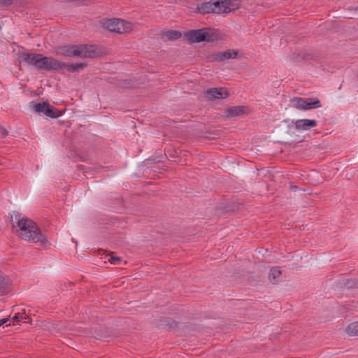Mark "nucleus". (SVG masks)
<instances>
[{"label":"nucleus","instance_id":"393cba45","mask_svg":"<svg viewBox=\"0 0 358 358\" xmlns=\"http://www.w3.org/2000/svg\"><path fill=\"white\" fill-rule=\"evenodd\" d=\"M0 134H1L2 137H5L8 135V131L5 128H0Z\"/></svg>","mask_w":358,"mask_h":358},{"label":"nucleus","instance_id":"a878e982","mask_svg":"<svg viewBox=\"0 0 358 358\" xmlns=\"http://www.w3.org/2000/svg\"><path fill=\"white\" fill-rule=\"evenodd\" d=\"M8 320V319H7V318H3L2 320H0V327L1 325L4 324Z\"/></svg>","mask_w":358,"mask_h":358},{"label":"nucleus","instance_id":"dca6fc26","mask_svg":"<svg viewBox=\"0 0 358 358\" xmlns=\"http://www.w3.org/2000/svg\"><path fill=\"white\" fill-rule=\"evenodd\" d=\"M44 115L51 118H57L62 115V112L48 103Z\"/></svg>","mask_w":358,"mask_h":358},{"label":"nucleus","instance_id":"f8f14e48","mask_svg":"<svg viewBox=\"0 0 358 358\" xmlns=\"http://www.w3.org/2000/svg\"><path fill=\"white\" fill-rule=\"evenodd\" d=\"M317 124V122L315 120L301 119L294 122V126L297 130H308L316 127Z\"/></svg>","mask_w":358,"mask_h":358},{"label":"nucleus","instance_id":"423d86ee","mask_svg":"<svg viewBox=\"0 0 358 358\" xmlns=\"http://www.w3.org/2000/svg\"><path fill=\"white\" fill-rule=\"evenodd\" d=\"M292 107L299 110H307L313 108H319L321 106L319 100L312 101L310 99L301 97H294L290 100Z\"/></svg>","mask_w":358,"mask_h":358},{"label":"nucleus","instance_id":"cd10ccee","mask_svg":"<svg viewBox=\"0 0 358 358\" xmlns=\"http://www.w3.org/2000/svg\"><path fill=\"white\" fill-rule=\"evenodd\" d=\"M291 187H292V189H293L294 190L297 189V187L294 186V185H291Z\"/></svg>","mask_w":358,"mask_h":358},{"label":"nucleus","instance_id":"9d476101","mask_svg":"<svg viewBox=\"0 0 358 358\" xmlns=\"http://www.w3.org/2000/svg\"><path fill=\"white\" fill-rule=\"evenodd\" d=\"M12 289V282L1 271H0V295L8 294Z\"/></svg>","mask_w":358,"mask_h":358},{"label":"nucleus","instance_id":"f03ea898","mask_svg":"<svg viewBox=\"0 0 358 358\" xmlns=\"http://www.w3.org/2000/svg\"><path fill=\"white\" fill-rule=\"evenodd\" d=\"M235 1L233 0H218L215 2H204L198 7V10L203 15L229 13L238 8V6L234 3Z\"/></svg>","mask_w":358,"mask_h":358},{"label":"nucleus","instance_id":"6ab92c4d","mask_svg":"<svg viewBox=\"0 0 358 358\" xmlns=\"http://www.w3.org/2000/svg\"><path fill=\"white\" fill-rule=\"evenodd\" d=\"M222 60L228 59H235L238 56V52L235 50H227L224 52H221Z\"/></svg>","mask_w":358,"mask_h":358},{"label":"nucleus","instance_id":"4be33fe9","mask_svg":"<svg viewBox=\"0 0 358 358\" xmlns=\"http://www.w3.org/2000/svg\"><path fill=\"white\" fill-rule=\"evenodd\" d=\"M13 2V0H0V6L1 7H7L11 5Z\"/></svg>","mask_w":358,"mask_h":358},{"label":"nucleus","instance_id":"ddd939ff","mask_svg":"<svg viewBox=\"0 0 358 358\" xmlns=\"http://www.w3.org/2000/svg\"><path fill=\"white\" fill-rule=\"evenodd\" d=\"M248 112V108L245 106H233L225 111L227 117H234L246 114Z\"/></svg>","mask_w":358,"mask_h":358},{"label":"nucleus","instance_id":"4468645a","mask_svg":"<svg viewBox=\"0 0 358 358\" xmlns=\"http://www.w3.org/2000/svg\"><path fill=\"white\" fill-rule=\"evenodd\" d=\"M161 35L164 41H176L182 36L180 31L175 30L164 31Z\"/></svg>","mask_w":358,"mask_h":358},{"label":"nucleus","instance_id":"a211bd4d","mask_svg":"<svg viewBox=\"0 0 358 358\" xmlns=\"http://www.w3.org/2000/svg\"><path fill=\"white\" fill-rule=\"evenodd\" d=\"M63 64L65 66L64 67H62V69H67L69 72L78 71L80 69H83L87 66V64L85 63H78V64H67L63 62Z\"/></svg>","mask_w":358,"mask_h":358},{"label":"nucleus","instance_id":"7ed1b4c3","mask_svg":"<svg viewBox=\"0 0 358 358\" xmlns=\"http://www.w3.org/2000/svg\"><path fill=\"white\" fill-rule=\"evenodd\" d=\"M185 36L191 43H209L220 39L219 34L210 28L190 30L185 34Z\"/></svg>","mask_w":358,"mask_h":358},{"label":"nucleus","instance_id":"412c9836","mask_svg":"<svg viewBox=\"0 0 358 358\" xmlns=\"http://www.w3.org/2000/svg\"><path fill=\"white\" fill-rule=\"evenodd\" d=\"M48 102L37 103L34 104V109L37 113H45V110L48 106Z\"/></svg>","mask_w":358,"mask_h":358},{"label":"nucleus","instance_id":"f3484780","mask_svg":"<svg viewBox=\"0 0 358 358\" xmlns=\"http://www.w3.org/2000/svg\"><path fill=\"white\" fill-rule=\"evenodd\" d=\"M345 331L349 336H358V322H354L349 324L346 327Z\"/></svg>","mask_w":358,"mask_h":358},{"label":"nucleus","instance_id":"2eb2a0df","mask_svg":"<svg viewBox=\"0 0 358 358\" xmlns=\"http://www.w3.org/2000/svg\"><path fill=\"white\" fill-rule=\"evenodd\" d=\"M282 274V271L279 267L275 266L271 268L268 279L273 284H275L279 282V278Z\"/></svg>","mask_w":358,"mask_h":358},{"label":"nucleus","instance_id":"6e6552de","mask_svg":"<svg viewBox=\"0 0 358 358\" xmlns=\"http://www.w3.org/2000/svg\"><path fill=\"white\" fill-rule=\"evenodd\" d=\"M19 57L27 64L33 66L36 69L37 64H38L41 54L39 53H29V52H19Z\"/></svg>","mask_w":358,"mask_h":358},{"label":"nucleus","instance_id":"f257e3e1","mask_svg":"<svg viewBox=\"0 0 358 358\" xmlns=\"http://www.w3.org/2000/svg\"><path fill=\"white\" fill-rule=\"evenodd\" d=\"M10 222L13 227L15 229V233L22 240L40 243L41 246H45L48 241L43 236L37 224L31 220L22 217L19 213L15 212L11 215Z\"/></svg>","mask_w":358,"mask_h":358},{"label":"nucleus","instance_id":"aec40b11","mask_svg":"<svg viewBox=\"0 0 358 358\" xmlns=\"http://www.w3.org/2000/svg\"><path fill=\"white\" fill-rule=\"evenodd\" d=\"M206 59L209 62H220L223 61L222 55H221V52H218L216 53H213V54L209 55L206 57Z\"/></svg>","mask_w":358,"mask_h":358},{"label":"nucleus","instance_id":"39448f33","mask_svg":"<svg viewBox=\"0 0 358 358\" xmlns=\"http://www.w3.org/2000/svg\"><path fill=\"white\" fill-rule=\"evenodd\" d=\"M38 62L36 67V69L38 71H58L65 66L63 62L59 61L53 57L43 56L42 54L40 55Z\"/></svg>","mask_w":358,"mask_h":358},{"label":"nucleus","instance_id":"b1692460","mask_svg":"<svg viewBox=\"0 0 358 358\" xmlns=\"http://www.w3.org/2000/svg\"><path fill=\"white\" fill-rule=\"evenodd\" d=\"M23 320V315H21L20 313H17V314H15L13 318H12V320H13V322H19V321H21Z\"/></svg>","mask_w":358,"mask_h":358},{"label":"nucleus","instance_id":"9b49d317","mask_svg":"<svg viewBox=\"0 0 358 358\" xmlns=\"http://www.w3.org/2000/svg\"><path fill=\"white\" fill-rule=\"evenodd\" d=\"M79 57L94 58L97 56V52L94 45H79Z\"/></svg>","mask_w":358,"mask_h":358},{"label":"nucleus","instance_id":"5701e85b","mask_svg":"<svg viewBox=\"0 0 358 358\" xmlns=\"http://www.w3.org/2000/svg\"><path fill=\"white\" fill-rule=\"evenodd\" d=\"M108 261L111 263V264H117L119 262L121 261V258L119 257H113V256H111L110 257V259H108Z\"/></svg>","mask_w":358,"mask_h":358},{"label":"nucleus","instance_id":"0eeeda50","mask_svg":"<svg viewBox=\"0 0 358 358\" xmlns=\"http://www.w3.org/2000/svg\"><path fill=\"white\" fill-rule=\"evenodd\" d=\"M57 54L64 57H79V45L61 46L57 49Z\"/></svg>","mask_w":358,"mask_h":358},{"label":"nucleus","instance_id":"bb28decb","mask_svg":"<svg viewBox=\"0 0 358 358\" xmlns=\"http://www.w3.org/2000/svg\"><path fill=\"white\" fill-rule=\"evenodd\" d=\"M21 315H23V320H26L27 318H28V316L27 315L25 312H24L23 313H21Z\"/></svg>","mask_w":358,"mask_h":358},{"label":"nucleus","instance_id":"1a4fd4ad","mask_svg":"<svg viewBox=\"0 0 358 358\" xmlns=\"http://www.w3.org/2000/svg\"><path fill=\"white\" fill-rule=\"evenodd\" d=\"M206 96L213 100L215 99H224L228 96V92L223 87L210 88L206 92Z\"/></svg>","mask_w":358,"mask_h":358},{"label":"nucleus","instance_id":"20e7f679","mask_svg":"<svg viewBox=\"0 0 358 358\" xmlns=\"http://www.w3.org/2000/svg\"><path fill=\"white\" fill-rule=\"evenodd\" d=\"M103 27L110 31L120 34L130 33L134 28L132 23L117 18L107 20L103 23Z\"/></svg>","mask_w":358,"mask_h":358}]
</instances>
